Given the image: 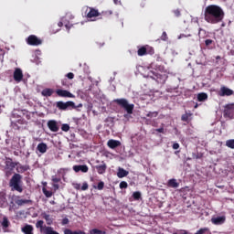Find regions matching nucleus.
Segmentation results:
<instances>
[{"mask_svg":"<svg viewBox=\"0 0 234 234\" xmlns=\"http://www.w3.org/2000/svg\"><path fill=\"white\" fill-rule=\"evenodd\" d=\"M21 231L24 234H34V226L26 224L21 228Z\"/></svg>","mask_w":234,"mask_h":234,"instance_id":"obj_17","label":"nucleus"},{"mask_svg":"<svg viewBox=\"0 0 234 234\" xmlns=\"http://www.w3.org/2000/svg\"><path fill=\"white\" fill-rule=\"evenodd\" d=\"M224 118H229L232 120L234 118V103L232 104H227L225 106V110L223 112Z\"/></svg>","mask_w":234,"mask_h":234,"instance_id":"obj_9","label":"nucleus"},{"mask_svg":"<svg viewBox=\"0 0 234 234\" xmlns=\"http://www.w3.org/2000/svg\"><path fill=\"white\" fill-rule=\"evenodd\" d=\"M61 224H62V226H67V224H69V218H64L62 219Z\"/></svg>","mask_w":234,"mask_h":234,"instance_id":"obj_47","label":"nucleus"},{"mask_svg":"<svg viewBox=\"0 0 234 234\" xmlns=\"http://www.w3.org/2000/svg\"><path fill=\"white\" fill-rule=\"evenodd\" d=\"M197 107H198V104H196L195 109H197Z\"/></svg>","mask_w":234,"mask_h":234,"instance_id":"obj_60","label":"nucleus"},{"mask_svg":"<svg viewBox=\"0 0 234 234\" xmlns=\"http://www.w3.org/2000/svg\"><path fill=\"white\" fill-rule=\"evenodd\" d=\"M133 198L134 200H140V198H142V193H140L139 191L133 192Z\"/></svg>","mask_w":234,"mask_h":234,"instance_id":"obj_34","label":"nucleus"},{"mask_svg":"<svg viewBox=\"0 0 234 234\" xmlns=\"http://www.w3.org/2000/svg\"><path fill=\"white\" fill-rule=\"evenodd\" d=\"M212 224H215V226H220L226 222V217H217V218H211Z\"/></svg>","mask_w":234,"mask_h":234,"instance_id":"obj_16","label":"nucleus"},{"mask_svg":"<svg viewBox=\"0 0 234 234\" xmlns=\"http://www.w3.org/2000/svg\"><path fill=\"white\" fill-rule=\"evenodd\" d=\"M107 145L110 149H116V147H120V145H122V143L120 141L111 139L108 141Z\"/></svg>","mask_w":234,"mask_h":234,"instance_id":"obj_18","label":"nucleus"},{"mask_svg":"<svg viewBox=\"0 0 234 234\" xmlns=\"http://www.w3.org/2000/svg\"><path fill=\"white\" fill-rule=\"evenodd\" d=\"M155 132H156V133H164V127L159 128V129H155Z\"/></svg>","mask_w":234,"mask_h":234,"instance_id":"obj_50","label":"nucleus"},{"mask_svg":"<svg viewBox=\"0 0 234 234\" xmlns=\"http://www.w3.org/2000/svg\"><path fill=\"white\" fill-rule=\"evenodd\" d=\"M57 94L60 98H76L74 94H72L70 91L66 90H57Z\"/></svg>","mask_w":234,"mask_h":234,"instance_id":"obj_14","label":"nucleus"},{"mask_svg":"<svg viewBox=\"0 0 234 234\" xmlns=\"http://www.w3.org/2000/svg\"><path fill=\"white\" fill-rule=\"evenodd\" d=\"M221 27H226V24H225V23H222V24H221Z\"/></svg>","mask_w":234,"mask_h":234,"instance_id":"obj_57","label":"nucleus"},{"mask_svg":"<svg viewBox=\"0 0 234 234\" xmlns=\"http://www.w3.org/2000/svg\"><path fill=\"white\" fill-rule=\"evenodd\" d=\"M191 116H193V113H191V112H189V113L186 112L185 114H183V115L181 116V121H182V122H186V123H189V122H191V120H192Z\"/></svg>","mask_w":234,"mask_h":234,"instance_id":"obj_23","label":"nucleus"},{"mask_svg":"<svg viewBox=\"0 0 234 234\" xmlns=\"http://www.w3.org/2000/svg\"><path fill=\"white\" fill-rule=\"evenodd\" d=\"M30 167L28 165H19L16 168L17 173H26V171H28Z\"/></svg>","mask_w":234,"mask_h":234,"instance_id":"obj_29","label":"nucleus"},{"mask_svg":"<svg viewBox=\"0 0 234 234\" xmlns=\"http://www.w3.org/2000/svg\"><path fill=\"white\" fill-rule=\"evenodd\" d=\"M166 186L167 187H173L174 189H176L180 186V183H177L176 179L172 178L168 180Z\"/></svg>","mask_w":234,"mask_h":234,"instance_id":"obj_19","label":"nucleus"},{"mask_svg":"<svg viewBox=\"0 0 234 234\" xmlns=\"http://www.w3.org/2000/svg\"><path fill=\"white\" fill-rule=\"evenodd\" d=\"M113 101L119 105V107L124 109L127 114H133V112L134 111V104H130L127 99H115Z\"/></svg>","mask_w":234,"mask_h":234,"instance_id":"obj_4","label":"nucleus"},{"mask_svg":"<svg viewBox=\"0 0 234 234\" xmlns=\"http://www.w3.org/2000/svg\"><path fill=\"white\" fill-rule=\"evenodd\" d=\"M43 224H45V221H43V220H38L36 223V228L37 229H40V233H43V234H59L58 231L54 230V229L52 227L43 226Z\"/></svg>","mask_w":234,"mask_h":234,"instance_id":"obj_6","label":"nucleus"},{"mask_svg":"<svg viewBox=\"0 0 234 234\" xmlns=\"http://www.w3.org/2000/svg\"><path fill=\"white\" fill-rule=\"evenodd\" d=\"M61 131H63L64 133H69V131H70V126L67 123H64L61 126Z\"/></svg>","mask_w":234,"mask_h":234,"instance_id":"obj_37","label":"nucleus"},{"mask_svg":"<svg viewBox=\"0 0 234 234\" xmlns=\"http://www.w3.org/2000/svg\"><path fill=\"white\" fill-rule=\"evenodd\" d=\"M53 187L55 191H58V189H59V185L58 183H53Z\"/></svg>","mask_w":234,"mask_h":234,"instance_id":"obj_49","label":"nucleus"},{"mask_svg":"<svg viewBox=\"0 0 234 234\" xmlns=\"http://www.w3.org/2000/svg\"><path fill=\"white\" fill-rule=\"evenodd\" d=\"M207 100V93L201 92L197 94V101H206Z\"/></svg>","mask_w":234,"mask_h":234,"instance_id":"obj_27","label":"nucleus"},{"mask_svg":"<svg viewBox=\"0 0 234 234\" xmlns=\"http://www.w3.org/2000/svg\"><path fill=\"white\" fill-rule=\"evenodd\" d=\"M42 96H45L46 98H48L54 94V90L52 89H44L41 92Z\"/></svg>","mask_w":234,"mask_h":234,"instance_id":"obj_24","label":"nucleus"},{"mask_svg":"<svg viewBox=\"0 0 234 234\" xmlns=\"http://www.w3.org/2000/svg\"><path fill=\"white\" fill-rule=\"evenodd\" d=\"M226 17L224 9L218 5H209L204 10V19L209 25H218Z\"/></svg>","mask_w":234,"mask_h":234,"instance_id":"obj_1","label":"nucleus"},{"mask_svg":"<svg viewBox=\"0 0 234 234\" xmlns=\"http://www.w3.org/2000/svg\"><path fill=\"white\" fill-rule=\"evenodd\" d=\"M5 164V169L6 170L5 175L6 176H10V175H12V172L10 171H14V169H16V165H17L18 163H14L12 161V158L6 157Z\"/></svg>","mask_w":234,"mask_h":234,"instance_id":"obj_7","label":"nucleus"},{"mask_svg":"<svg viewBox=\"0 0 234 234\" xmlns=\"http://www.w3.org/2000/svg\"><path fill=\"white\" fill-rule=\"evenodd\" d=\"M210 233L209 228H202L199 230H197L195 234H206Z\"/></svg>","mask_w":234,"mask_h":234,"instance_id":"obj_32","label":"nucleus"},{"mask_svg":"<svg viewBox=\"0 0 234 234\" xmlns=\"http://www.w3.org/2000/svg\"><path fill=\"white\" fill-rule=\"evenodd\" d=\"M66 78H68L69 80H74V73L69 72L66 75Z\"/></svg>","mask_w":234,"mask_h":234,"instance_id":"obj_46","label":"nucleus"},{"mask_svg":"<svg viewBox=\"0 0 234 234\" xmlns=\"http://www.w3.org/2000/svg\"><path fill=\"white\" fill-rule=\"evenodd\" d=\"M172 147H173V149H175V150L180 149V144H179L178 143H175Z\"/></svg>","mask_w":234,"mask_h":234,"instance_id":"obj_48","label":"nucleus"},{"mask_svg":"<svg viewBox=\"0 0 234 234\" xmlns=\"http://www.w3.org/2000/svg\"><path fill=\"white\" fill-rule=\"evenodd\" d=\"M61 85H62V87L69 89V82H68L67 79H64L61 80Z\"/></svg>","mask_w":234,"mask_h":234,"instance_id":"obj_42","label":"nucleus"},{"mask_svg":"<svg viewBox=\"0 0 234 234\" xmlns=\"http://www.w3.org/2000/svg\"><path fill=\"white\" fill-rule=\"evenodd\" d=\"M90 234H107L105 230H100L98 229H92L90 230Z\"/></svg>","mask_w":234,"mask_h":234,"instance_id":"obj_31","label":"nucleus"},{"mask_svg":"<svg viewBox=\"0 0 234 234\" xmlns=\"http://www.w3.org/2000/svg\"><path fill=\"white\" fill-rule=\"evenodd\" d=\"M64 234H87V233H85V231H83L81 229L72 230L70 229H65Z\"/></svg>","mask_w":234,"mask_h":234,"instance_id":"obj_22","label":"nucleus"},{"mask_svg":"<svg viewBox=\"0 0 234 234\" xmlns=\"http://www.w3.org/2000/svg\"><path fill=\"white\" fill-rule=\"evenodd\" d=\"M147 52H154V48L149 46H143L137 50L138 56H145Z\"/></svg>","mask_w":234,"mask_h":234,"instance_id":"obj_12","label":"nucleus"},{"mask_svg":"<svg viewBox=\"0 0 234 234\" xmlns=\"http://www.w3.org/2000/svg\"><path fill=\"white\" fill-rule=\"evenodd\" d=\"M65 27H66V28H68V29L70 28V27H69V25H67V24L65 25Z\"/></svg>","mask_w":234,"mask_h":234,"instance_id":"obj_56","label":"nucleus"},{"mask_svg":"<svg viewBox=\"0 0 234 234\" xmlns=\"http://www.w3.org/2000/svg\"><path fill=\"white\" fill-rule=\"evenodd\" d=\"M200 32H202V28H199V34H200Z\"/></svg>","mask_w":234,"mask_h":234,"instance_id":"obj_59","label":"nucleus"},{"mask_svg":"<svg viewBox=\"0 0 234 234\" xmlns=\"http://www.w3.org/2000/svg\"><path fill=\"white\" fill-rule=\"evenodd\" d=\"M0 52H5V49H3V48H0Z\"/></svg>","mask_w":234,"mask_h":234,"instance_id":"obj_58","label":"nucleus"},{"mask_svg":"<svg viewBox=\"0 0 234 234\" xmlns=\"http://www.w3.org/2000/svg\"><path fill=\"white\" fill-rule=\"evenodd\" d=\"M129 175V171L123 169V168H119L117 172V176L118 178H125Z\"/></svg>","mask_w":234,"mask_h":234,"instance_id":"obj_20","label":"nucleus"},{"mask_svg":"<svg viewBox=\"0 0 234 234\" xmlns=\"http://www.w3.org/2000/svg\"><path fill=\"white\" fill-rule=\"evenodd\" d=\"M217 59H220V57H217Z\"/></svg>","mask_w":234,"mask_h":234,"instance_id":"obj_61","label":"nucleus"},{"mask_svg":"<svg viewBox=\"0 0 234 234\" xmlns=\"http://www.w3.org/2000/svg\"><path fill=\"white\" fill-rule=\"evenodd\" d=\"M95 169H97V173L99 175H103V173H105V171H107V165H105V163H104L103 165H96Z\"/></svg>","mask_w":234,"mask_h":234,"instance_id":"obj_21","label":"nucleus"},{"mask_svg":"<svg viewBox=\"0 0 234 234\" xmlns=\"http://www.w3.org/2000/svg\"><path fill=\"white\" fill-rule=\"evenodd\" d=\"M234 91L233 90L226 87V86H222L218 91V96L224 97V96H233Z\"/></svg>","mask_w":234,"mask_h":234,"instance_id":"obj_11","label":"nucleus"},{"mask_svg":"<svg viewBox=\"0 0 234 234\" xmlns=\"http://www.w3.org/2000/svg\"><path fill=\"white\" fill-rule=\"evenodd\" d=\"M226 145L229 147V149H234V139L228 140Z\"/></svg>","mask_w":234,"mask_h":234,"instance_id":"obj_36","label":"nucleus"},{"mask_svg":"<svg viewBox=\"0 0 234 234\" xmlns=\"http://www.w3.org/2000/svg\"><path fill=\"white\" fill-rule=\"evenodd\" d=\"M13 78L17 83L23 81V70H21L19 68H16L14 71Z\"/></svg>","mask_w":234,"mask_h":234,"instance_id":"obj_13","label":"nucleus"},{"mask_svg":"<svg viewBox=\"0 0 234 234\" xmlns=\"http://www.w3.org/2000/svg\"><path fill=\"white\" fill-rule=\"evenodd\" d=\"M74 187H75V189H80V184H75Z\"/></svg>","mask_w":234,"mask_h":234,"instance_id":"obj_52","label":"nucleus"},{"mask_svg":"<svg viewBox=\"0 0 234 234\" xmlns=\"http://www.w3.org/2000/svg\"><path fill=\"white\" fill-rule=\"evenodd\" d=\"M44 218L47 220V222H48V220H50V215H45Z\"/></svg>","mask_w":234,"mask_h":234,"instance_id":"obj_51","label":"nucleus"},{"mask_svg":"<svg viewBox=\"0 0 234 234\" xmlns=\"http://www.w3.org/2000/svg\"><path fill=\"white\" fill-rule=\"evenodd\" d=\"M167 33L165 31L163 32L162 36H161V39L162 41H167Z\"/></svg>","mask_w":234,"mask_h":234,"instance_id":"obj_45","label":"nucleus"},{"mask_svg":"<svg viewBox=\"0 0 234 234\" xmlns=\"http://www.w3.org/2000/svg\"><path fill=\"white\" fill-rule=\"evenodd\" d=\"M213 43H215V41H213V39H206L205 40V45L206 47H207L209 48V47H211L213 45Z\"/></svg>","mask_w":234,"mask_h":234,"instance_id":"obj_39","label":"nucleus"},{"mask_svg":"<svg viewBox=\"0 0 234 234\" xmlns=\"http://www.w3.org/2000/svg\"><path fill=\"white\" fill-rule=\"evenodd\" d=\"M17 206H25V204H32V200L30 199H18L16 201Z\"/></svg>","mask_w":234,"mask_h":234,"instance_id":"obj_26","label":"nucleus"},{"mask_svg":"<svg viewBox=\"0 0 234 234\" xmlns=\"http://www.w3.org/2000/svg\"><path fill=\"white\" fill-rule=\"evenodd\" d=\"M113 3H114L115 5H118V0H113Z\"/></svg>","mask_w":234,"mask_h":234,"instance_id":"obj_55","label":"nucleus"},{"mask_svg":"<svg viewBox=\"0 0 234 234\" xmlns=\"http://www.w3.org/2000/svg\"><path fill=\"white\" fill-rule=\"evenodd\" d=\"M147 118H156L158 116V112H150L146 114Z\"/></svg>","mask_w":234,"mask_h":234,"instance_id":"obj_38","label":"nucleus"},{"mask_svg":"<svg viewBox=\"0 0 234 234\" xmlns=\"http://www.w3.org/2000/svg\"><path fill=\"white\" fill-rule=\"evenodd\" d=\"M42 193L45 195L46 198H50L54 193L52 191L47 190L46 187L42 188Z\"/></svg>","mask_w":234,"mask_h":234,"instance_id":"obj_30","label":"nucleus"},{"mask_svg":"<svg viewBox=\"0 0 234 234\" xmlns=\"http://www.w3.org/2000/svg\"><path fill=\"white\" fill-rule=\"evenodd\" d=\"M51 180L54 184H58L61 182V177H57L56 176H52Z\"/></svg>","mask_w":234,"mask_h":234,"instance_id":"obj_40","label":"nucleus"},{"mask_svg":"<svg viewBox=\"0 0 234 234\" xmlns=\"http://www.w3.org/2000/svg\"><path fill=\"white\" fill-rule=\"evenodd\" d=\"M2 226L3 228H8V226H10V221H8V218H3Z\"/></svg>","mask_w":234,"mask_h":234,"instance_id":"obj_33","label":"nucleus"},{"mask_svg":"<svg viewBox=\"0 0 234 234\" xmlns=\"http://www.w3.org/2000/svg\"><path fill=\"white\" fill-rule=\"evenodd\" d=\"M22 178L23 176L19 174H15L9 181L10 187H13V189L18 193H23V187L21 186Z\"/></svg>","mask_w":234,"mask_h":234,"instance_id":"obj_3","label":"nucleus"},{"mask_svg":"<svg viewBox=\"0 0 234 234\" xmlns=\"http://www.w3.org/2000/svg\"><path fill=\"white\" fill-rule=\"evenodd\" d=\"M58 27H63V23L62 22H58Z\"/></svg>","mask_w":234,"mask_h":234,"instance_id":"obj_53","label":"nucleus"},{"mask_svg":"<svg viewBox=\"0 0 234 234\" xmlns=\"http://www.w3.org/2000/svg\"><path fill=\"white\" fill-rule=\"evenodd\" d=\"M173 14L176 17H180V16H182V14L180 13V9L174 10Z\"/></svg>","mask_w":234,"mask_h":234,"instance_id":"obj_43","label":"nucleus"},{"mask_svg":"<svg viewBox=\"0 0 234 234\" xmlns=\"http://www.w3.org/2000/svg\"><path fill=\"white\" fill-rule=\"evenodd\" d=\"M5 202H6V194L0 192V204H5Z\"/></svg>","mask_w":234,"mask_h":234,"instance_id":"obj_35","label":"nucleus"},{"mask_svg":"<svg viewBox=\"0 0 234 234\" xmlns=\"http://www.w3.org/2000/svg\"><path fill=\"white\" fill-rule=\"evenodd\" d=\"M47 125L51 133H58L59 131V123L56 120L48 121Z\"/></svg>","mask_w":234,"mask_h":234,"instance_id":"obj_10","label":"nucleus"},{"mask_svg":"<svg viewBox=\"0 0 234 234\" xmlns=\"http://www.w3.org/2000/svg\"><path fill=\"white\" fill-rule=\"evenodd\" d=\"M87 189H89V184L84 182L81 186V191H87Z\"/></svg>","mask_w":234,"mask_h":234,"instance_id":"obj_44","label":"nucleus"},{"mask_svg":"<svg viewBox=\"0 0 234 234\" xmlns=\"http://www.w3.org/2000/svg\"><path fill=\"white\" fill-rule=\"evenodd\" d=\"M78 107H83V104L80 103L76 106V103H74L72 101H69L67 102L61 101H57V108L59 109V111H72V109H78Z\"/></svg>","mask_w":234,"mask_h":234,"instance_id":"obj_5","label":"nucleus"},{"mask_svg":"<svg viewBox=\"0 0 234 234\" xmlns=\"http://www.w3.org/2000/svg\"><path fill=\"white\" fill-rule=\"evenodd\" d=\"M111 16H112V11H102L100 13V11L94 7L86 6L85 17L91 21H96L95 17H99V19H109Z\"/></svg>","mask_w":234,"mask_h":234,"instance_id":"obj_2","label":"nucleus"},{"mask_svg":"<svg viewBox=\"0 0 234 234\" xmlns=\"http://www.w3.org/2000/svg\"><path fill=\"white\" fill-rule=\"evenodd\" d=\"M27 45H30L31 47H39V45H42L43 40L38 38L36 35H30L26 39Z\"/></svg>","mask_w":234,"mask_h":234,"instance_id":"obj_8","label":"nucleus"},{"mask_svg":"<svg viewBox=\"0 0 234 234\" xmlns=\"http://www.w3.org/2000/svg\"><path fill=\"white\" fill-rule=\"evenodd\" d=\"M48 226H50V222H48Z\"/></svg>","mask_w":234,"mask_h":234,"instance_id":"obj_62","label":"nucleus"},{"mask_svg":"<svg viewBox=\"0 0 234 234\" xmlns=\"http://www.w3.org/2000/svg\"><path fill=\"white\" fill-rule=\"evenodd\" d=\"M73 171H75V173H80V171L81 173H89V166H87V165H73Z\"/></svg>","mask_w":234,"mask_h":234,"instance_id":"obj_15","label":"nucleus"},{"mask_svg":"<svg viewBox=\"0 0 234 234\" xmlns=\"http://www.w3.org/2000/svg\"><path fill=\"white\" fill-rule=\"evenodd\" d=\"M119 187H120V189H127V187H128L127 182L122 181L119 185Z\"/></svg>","mask_w":234,"mask_h":234,"instance_id":"obj_41","label":"nucleus"},{"mask_svg":"<svg viewBox=\"0 0 234 234\" xmlns=\"http://www.w3.org/2000/svg\"><path fill=\"white\" fill-rule=\"evenodd\" d=\"M174 234H187V233L185 231V232H183V233L176 232V233H174Z\"/></svg>","mask_w":234,"mask_h":234,"instance_id":"obj_54","label":"nucleus"},{"mask_svg":"<svg viewBox=\"0 0 234 234\" xmlns=\"http://www.w3.org/2000/svg\"><path fill=\"white\" fill-rule=\"evenodd\" d=\"M105 187V183L103 181H100L98 185L93 186V189H98L99 191H103Z\"/></svg>","mask_w":234,"mask_h":234,"instance_id":"obj_28","label":"nucleus"},{"mask_svg":"<svg viewBox=\"0 0 234 234\" xmlns=\"http://www.w3.org/2000/svg\"><path fill=\"white\" fill-rule=\"evenodd\" d=\"M37 151H39V153L45 154L47 153V144L45 143H40L37 144Z\"/></svg>","mask_w":234,"mask_h":234,"instance_id":"obj_25","label":"nucleus"}]
</instances>
